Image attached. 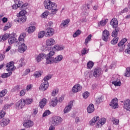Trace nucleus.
<instances>
[{"label": "nucleus", "instance_id": "nucleus-1", "mask_svg": "<svg viewBox=\"0 0 130 130\" xmlns=\"http://www.w3.org/2000/svg\"><path fill=\"white\" fill-rule=\"evenodd\" d=\"M106 122V119L105 118H102L100 119V117L97 116H94L89 121V124L90 125H95V127L96 128H99V127H101L102 125H103L104 124H105Z\"/></svg>", "mask_w": 130, "mask_h": 130}, {"label": "nucleus", "instance_id": "nucleus-2", "mask_svg": "<svg viewBox=\"0 0 130 130\" xmlns=\"http://www.w3.org/2000/svg\"><path fill=\"white\" fill-rule=\"evenodd\" d=\"M51 79V76L49 75H47L43 79V82L41 83L40 89L42 91H46L47 89H48V87L49 86V84L48 83V80Z\"/></svg>", "mask_w": 130, "mask_h": 130}, {"label": "nucleus", "instance_id": "nucleus-3", "mask_svg": "<svg viewBox=\"0 0 130 130\" xmlns=\"http://www.w3.org/2000/svg\"><path fill=\"white\" fill-rule=\"evenodd\" d=\"M61 122H62V118L60 117H53L50 121V123L55 126L59 125Z\"/></svg>", "mask_w": 130, "mask_h": 130}, {"label": "nucleus", "instance_id": "nucleus-4", "mask_svg": "<svg viewBox=\"0 0 130 130\" xmlns=\"http://www.w3.org/2000/svg\"><path fill=\"white\" fill-rule=\"evenodd\" d=\"M44 5L45 9H47V10H51L53 8L57 7L56 4L51 2L50 0H45L44 2Z\"/></svg>", "mask_w": 130, "mask_h": 130}, {"label": "nucleus", "instance_id": "nucleus-5", "mask_svg": "<svg viewBox=\"0 0 130 130\" xmlns=\"http://www.w3.org/2000/svg\"><path fill=\"white\" fill-rule=\"evenodd\" d=\"M127 41L126 38H124L118 44V46L119 47V51L122 52L125 49V43Z\"/></svg>", "mask_w": 130, "mask_h": 130}, {"label": "nucleus", "instance_id": "nucleus-6", "mask_svg": "<svg viewBox=\"0 0 130 130\" xmlns=\"http://www.w3.org/2000/svg\"><path fill=\"white\" fill-rule=\"evenodd\" d=\"M73 105H74V102L73 101H70L68 105L64 108L63 110V113L64 114H67V113H69L71 110H72V107H73Z\"/></svg>", "mask_w": 130, "mask_h": 130}, {"label": "nucleus", "instance_id": "nucleus-7", "mask_svg": "<svg viewBox=\"0 0 130 130\" xmlns=\"http://www.w3.org/2000/svg\"><path fill=\"white\" fill-rule=\"evenodd\" d=\"M110 106L113 108V109L118 108V100L116 98L113 99L110 103Z\"/></svg>", "mask_w": 130, "mask_h": 130}, {"label": "nucleus", "instance_id": "nucleus-8", "mask_svg": "<svg viewBox=\"0 0 130 130\" xmlns=\"http://www.w3.org/2000/svg\"><path fill=\"white\" fill-rule=\"evenodd\" d=\"M93 77L94 78H99V77H100L101 75H102V70L101 68H95L93 70Z\"/></svg>", "mask_w": 130, "mask_h": 130}, {"label": "nucleus", "instance_id": "nucleus-9", "mask_svg": "<svg viewBox=\"0 0 130 130\" xmlns=\"http://www.w3.org/2000/svg\"><path fill=\"white\" fill-rule=\"evenodd\" d=\"M30 25L31 26H30L27 29V32L29 34H31V33L35 32V30H36L37 23L36 22H32Z\"/></svg>", "mask_w": 130, "mask_h": 130}, {"label": "nucleus", "instance_id": "nucleus-10", "mask_svg": "<svg viewBox=\"0 0 130 130\" xmlns=\"http://www.w3.org/2000/svg\"><path fill=\"white\" fill-rule=\"evenodd\" d=\"M110 35L109 34V32L108 30L105 29L103 31L102 34V39L104 40V41H105V42H107L108 41V38H109V36Z\"/></svg>", "mask_w": 130, "mask_h": 130}, {"label": "nucleus", "instance_id": "nucleus-11", "mask_svg": "<svg viewBox=\"0 0 130 130\" xmlns=\"http://www.w3.org/2000/svg\"><path fill=\"white\" fill-rule=\"evenodd\" d=\"M10 123V119L8 118H4L2 119L0 121V125L2 127H5V126H7L8 124Z\"/></svg>", "mask_w": 130, "mask_h": 130}, {"label": "nucleus", "instance_id": "nucleus-12", "mask_svg": "<svg viewBox=\"0 0 130 130\" xmlns=\"http://www.w3.org/2000/svg\"><path fill=\"white\" fill-rule=\"evenodd\" d=\"M55 44V40L50 38L46 40V46L48 47L53 46Z\"/></svg>", "mask_w": 130, "mask_h": 130}, {"label": "nucleus", "instance_id": "nucleus-13", "mask_svg": "<svg viewBox=\"0 0 130 130\" xmlns=\"http://www.w3.org/2000/svg\"><path fill=\"white\" fill-rule=\"evenodd\" d=\"M23 126L28 128V127H32L34 125V123L31 120H28L24 121L23 122Z\"/></svg>", "mask_w": 130, "mask_h": 130}, {"label": "nucleus", "instance_id": "nucleus-14", "mask_svg": "<svg viewBox=\"0 0 130 130\" xmlns=\"http://www.w3.org/2000/svg\"><path fill=\"white\" fill-rule=\"evenodd\" d=\"M45 34L46 37H51L54 34V29L52 28H48L46 30Z\"/></svg>", "mask_w": 130, "mask_h": 130}, {"label": "nucleus", "instance_id": "nucleus-15", "mask_svg": "<svg viewBox=\"0 0 130 130\" xmlns=\"http://www.w3.org/2000/svg\"><path fill=\"white\" fill-rule=\"evenodd\" d=\"M16 106L18 109H22V108L25 106L24 99H20L18 102L16 103Z\"/></svg>", "mask_w": 130, "mask_h": 130}, {"label": "nucleus", "instance_id": "nucleus-16", "mask_svg": "<svg viewBox=\"0 0 130 130\" xmlns=\"http://www.w3.org/2000/svg\"><path fill=\"white\" fill-rule=\"evenodd\" d=\"M82 87L81 85L76 84L73 87L72 91L73 93H78V92H80L82 90Z\"/></svg>", "mask_w": 130, "mask_h": 130}, {"label": "nucleus", "instance_id": "nucleus-17", "mask_svg": "<svg viewBox=\"0 0 130 130\" xmlns=\"http://www.w3.org/2000/svg\"><path fill=\"white\" fill-rule=\"evenodd\" d=\"M123 108L126 111H130V100H126L123 102Z\"/></svg>", "mask_w": 130, "mask_h": 130}, {"label": "nucleus", "instance_id": "nucleus-18", "mask_svg": "<svg viewBox=\"0 0 130 130\" xmlns=\"http://www.w3.org/2000/svg\"><path fill=\"white\" fill-rule=\"evenodd\" d=\"M18 50L20 53L25 52V51L27 50V45L24 43L21 44V45L18 46Z\"/></svg>", "mask_w": 130, "mask_h": 130}, {"label": "nucleus", "instance_id": "nucleus-19", "mask_svg": "<svg viewBox=\"0 0 130 130\" xmlns=\"http://www.w3.org/2000/svg\"><path fill=\"white\" fill-rule=\"evenodd\" d=\"M57 102H58L57 98H54L52 99L50 101L49 104L50 106H52V107H55V106L57 105Z\"/></svg>", "mask_w": 130, "mask_h": 130}, {"label": "nucleus", "instance_id": "nucleus-20", "mask_svg": "<svg viewBox=\"0 0 130 130\" xmlns=\"http://www.w3.org/2000/svg\"><path fill=\"white\" fill-rule=\"evenodd\" d=\"M46 57V55L45 54H40L39 55L37 56L36 57V60L37 62H40L42 59H43L45 57Z\"/></svg>", "mask_w": 130, "mask_h": 130}, {"label": "nucleus", "instance_id": "nucleus-21", "mask_svg": "<svg viewBox=\"0 0 130 130\" xmlns=\"http://www.w3.org/2000/svg\"><path fill=\"white\" fill-rule=\"evenodd\" d=\"M46 56V63L47 64H52V63H54V57H49Z\"/></svg>", "mask_w": 130, "mask_h": 130}, {"label": "nucleus", "instance_id": "nucleus-22", "mask_svg": "<svg viewBox=\"0 0 130 130\" xmlns=\"http://www.w3.org/2000/svg\"><path fill=\"white\" fill-rule=\"evenodd\" d=\"M110 24L113 28H116V27H117V25H118V21L117 19L114 18L111 20Z\"/></svg>", "mask_w": 130, "mask_h": 130}, {"label": "nucleus", "instance_id": "nucleus-23", "mask_svg": "<svg viewBox=\"0 0 130 130\" xmlns=\"http://www.w3.org/2000/svg\"><path fill=\"white\" fill-rule=\"evenodd\" d=\"M62 58H63V57L62 55H57L55 58H54V63H58V62H60V61L62 60Z\"/></svg>", "mask_w": 130, "mask_h": 130}, {"label": "nucleus", "instance_id": "nucleus-24", "mask_svg": "<svg viewBox=\"0 0 130 130\" xmlns=\"http://www.w3.org/2000/svg\"><path fill=\"white\" fill-rule=\"evenodd\" d=\"M7 68L8 71H14L15 70V66H14V62H10L7 64Z\"/></svg>", "mask_w": 130, "mask_h": 130}, {"label": "nucleus", "instance_id": "nucleus-25", "mask_svg": "<svg viewBox=\"0 0 130 130\" xmlns=\"http://www.w3.org/2000/svg\"><path fill=\"white\" fill-rule=\"evenodd\" d=\"M56 51H60L64 49V46L61 45H55L53 46V48Z\"/></svg>", "mask_w": 130, "mask_h": 130}, {"label": "nucleus", "instance_id": "nucleus-26", "mask_svg": "<svg viewBox=\"0 0 130 130\" xmlns=\"http://www.w3.org/2000/svg\"><path fill=\"white\" fill-rule=\"evenodd\" d=\"M17 41V39L14 36H9L8 43L11 45Z\"/></svg>", "mask_w": 130, "mask_h": 130}, {"label": "nucleus", "instance_id": "nucleus-27", "mask_svg": "<svg viewBox=\"0 0 130 130\" xmlns=\"http://www.w3.org/2000/svg\"><path fill=\"white\" fill-rule=\"evenodd\" d=\"M46 103H47V100L45 98L43 99L39 103L40 108H43L46 105Z\"/></svg>", "mask_w": 130, "mask_h": 130}, {"label": "nucleus", "instance_id": "nucleus-28", "mask_svg": "<svg viewBox=\"0 0 130 130\" xmlns=\"http://www.w3.org/2000/svg\"><path fill=\"white\" fill-rule=\"evenodd\" d=\"M88 113H92L94 112V110H95V108H94V105L93 104H90L87 107V109Z\"/></svg>", "mask_w": 130, "mask_h": 130}, {"label": "nucleus", "instance_id": "nucleus-29", "mask_svg": "<svg viewBox=\"0 0 130 130\" xmlns=\"http://www.w3.org/2000/svg\"><path fill=\"white\" fill-rule=\"evenodd\" d=\"M112 84L113 85H114L115 87H118L121 86V82L120 81V80L117 79L116 80L113 81Z\"/></svg>", "mask_w": 130, "mask_h": 130}, {"label": "nucleus", "instance_id": "nucleus-30", "mask_svg": "<svg viewBox=\"0 0 130 130\" xmlns=\"http://www.w3.org/2000/svg\"><path fill=\"white\" fill-rule=\"evenodd\" d=\"M50 12V15H52V16H54V15H56V13H57V11H58V9H57V6H56L54 8H53L52 9H49Z\"/></svg>", "mask_w": 130, "mask_h": 130}, {"label": "nucleus", "instance_id": "nucleus-31", "mask_svg": "<svg viewBox=\"0 0 130 130\" xmlns=\"http://www.w3.org/2000/svg\"><path fill=\"white\" fill-rule=\"evenodd\" d=\"M25 37H26V35L25 34L20 35L18 38L19 42L20 43H24L25 41L24 38H25Z\"/></svg>", "mask_w": 130, "mask_h": 130}, {"label": "nucleus", "instance_id": "nucleus-32", "mask_svg": "<svg viewBox=\"0 0 130 130\" xmlns=\"http://www.w3.org/2000/svg\"><path fill=\"white\" fill-rule=\"evenodd\" d=\"M27 20V16H19L18 18V22H21V23H25Z\"/></svg>", "mask_w": 130, "mask_h": 130}, {"label": "nucleus", "instance_id": "nucleus-33", "mask_svg": "<svg viewBox=\"0 0 130 130\" xmlns=\"http://www.w3.org/2000/svg\"><path fill=\"white\" fill-rule=\"evenodd\" d=\"M69 23H70V19H66L62 21L61 26H63V27H68V26H69Z\"/></svg>", "mask_w": 130, "mask_h": 130}, {"label": "nucleus", "instance_id": "nucleus-34", "mask_svg": "<svg viewBox=\"0 0 130 130\" xmlns=\"http://www.w3.org/2000/svg\"><path fill=\"white\" fill-rule=\"evenodd\" d=\"M24 102V104H26V105H29V104H31L33 102V99H26L25 100H23Z\"/></svg>", "mask_w": 130, "mask_h": 130}, {"label": "nucleus", "instance_id": "nucleus-35", "mask_svg": "<svg viewBox=\"0 0 130 130\" xmlns=\"http://www.w3.org/2000/svg\"><path fill=\"white\" fill-rule=\"evenodd\" d=\"M93 67H94V62H93V61H89L87 62V69H89L90 70H91V69H92Z\"/></svg>", "mask_w": 130, "mask_h": 130}, {"label": "nucleus", "instance_id": "nucleus-36", "mask_svg": "<svg viewBox=\"0 0 130 130\" xmlns=\"http://www.w3.org/2000/svg\"><path fill=\"white\" fill-rule=\"evenodd\" d=\"M119 31V29H118V28H115V30H114L112 32V37H116V36H117V34Z\"/></svg>", "mask_w": 130, "mask_h": 130}, {"label": "nucleus", "instance_id": "nucleus-37", "mask_svg": "<svg viewBox=\"0 0 130 130\" xmlns=\"http://www.w3.org/2000/svg\"><path fill=\"white\" fill-rule=\"evenodd\" d=\"M45 31H40L38 33V38H43L45 36Z\"/></svg>", "mask_w": 130, "mask_h": 130}, {"label": "nucleus", "instance_id": "nucleus-38", "mask_svg": "<svg viewBox=\"0 0 130 130\" xmlns=\"http://www.w3.org/2000/svg\"><path fill=\"white\" fill-rule=\"evenodd\" d=\"M91 38H92V35H89L85 39V44L87 45L90 41H91Z\"/></svg>", "mask_w": 130, "mask_h": 130}, {"label": "nucleus", "instance_id": "nucleus-39", "mask_svg": "<svg viewBox=\"0 0 130 130\" xmlns=\"http://www.w3.org/2000/svg\"><path fill=\"white\" fill-rule=\"evenodd\" d=\"M48 15H49V12L48 11H46L41 14V17L43 18H47Z\"/></svg>", "mask_w": 130, "mask_h": 130}, {"label": "nucleus", "instance_id": "nucleus-40", "mask_svg": "<svg viewBox=\"0 0 130 130\" xmlns=\"http://www.w3.org/2000/svg\"><path fill=\"white\" fill-rule=\"evenodd\" d=\"M12 74V72H9L8 73H4L2 75V78H6L10 77Z\"/></svg>", "mask_w": 130, "mask_h": 130}, {"label": "nucleus", "instance_id": "nucleus-41", "mask_svg": "<svg viewBox=\"0 0 130 130\" xmlns=\"http://www.w3.org/2000/svg\"><path fill=\"white\" fill-rule=\"evenodd\" d=\"M107 21H108L107 19L101 21L99 23V26H105V25H106V23H107Z\"/></svg>", "mask_w": 130, "mask_h": 130}, {"label": "nucleus", "instance_id": "nucleus-42", "mask_svg": "<svg viewBox=\"0 0 130 130\" xmlns=\"http://www.w3.org/2000/svg\"><path fill=\"white\" fill-rule=\"evenodd\" d=\"M7 93H8V90L7 89H4V90H3L2 91H1L0 98H2V97H4V96H5Z\"/></svg>", "mask_w": 130, "mask_h": 130}, {"label": "nucleus", "instance_id": "nucleus-43", "mask_svg": "<svg viewBox=\"0 0 130 130\" xmlns=\"http://www.w3.org/2000/svg\"><path fill=\"white\" fill-rule=\"evenodd\" d=\"M118 42V37H115L111 41V44L115 45V44H116V43H117Z\"/></svg>", "mask_w": 130, "mask_h": 130}, {"label": "nucleus", "instance_id": "nucleus-44", "mask_svg": "<svg viewBox=\"0 0 130 130\" xmlns=\"http://www.w3.org/2000/svg\"><path fill=\"white\" fill-rule=\"evenodd\" d=\"M12 27V25L11 24V23L8 22L7 24L5 26L4 28V31H7L8 29H10Z\"/></svg>", "mask_w": 130, "mask_h": 130}, {"label": "nucleus", "instance_id": "nucleus-45", "mask_svg": "<svg viewBox=\"0 0 130 130\" xmlns=\"http://www.w3.org/2000/svg\"><path fill=\"white\" fill-rule=\"evenodd\" d=\"M81 34V30L80 29L77 30L73 35V38H76L77 36H79Z\"/></svg>", "mask_w": 130, "mask_h": 130}, {"label": "nucleus", "instance_id": "nucleus-46", "mask_svg": "<svg viewBox=\"0 0 130 130\" xmlns=\"http://www.w3.org/2000/svg\"><path fill=\"white\" fill-rule=\"evenodd\" d=\"M2 37L3 41H5V40H7V39L10 37V35L8 34H5Z\"/></svg>", "mask_w": 130, "mask_h": 130}, {"label": "nucleus", "instance_id": "nucleus-47", "mask_svg": "<svg viewBox=\"0 0 130 130\" xmlns=\"http://www.w3.org/2000/svg\"><path fill=\"white\" fill-rule=\"evenodd\" d=\"M54 54H55V52L52 50V51H50L48 54L46 55V56H49L50 57H52V56H53Z\"/></svg>", "mask_w": 130, "mask_h": 130}, {"label": "nucleus", "instance_id": "nucleus-48", "mask_svg": "<svg viewBox=\"0 0 130 130\" xmlns=\"http://www.w3.org/2000/svg\"><path fill=\"white\" fill-rule=\"evenodd\" d=\"M90 95V93H89V92L88 91H85L83 93V98L84 99H87V98H88V97H89V95Z\"/></svg>", "mask_w": 130, "mask_h": 130}, {"label": "nucleus", "instance_id": "nucleus-49", "mask_svg": "<svg viewBox=\"0 0 130 130\" xmlns=\"http://www.w3.org/2000/svg\"><path fill=\"white\" fill-rule=\"evenodd\" d=\"M125 77H130V67H128L126 69Z\"/></svg>", "mask_w": 130, "mask_h": 130}, {"label": "nucleus", "instance_id": "nucleus-50", "mask_svg": "<svg viewBox=\"0 0 130 130\" xmlns=\"http://www.w3.org/2000/svg\"><path fill=\"white\" fill-rule=\"evenodd\" d=\"M26 13H27V12L26 11V10H21L19 13V17H22L23 16H26L25 15H26Z\"/></svg>", "mask_w": 130, "mask_h": 130}, {"label": "nucleus", "instance_id": "nucleus-51", "mask_svg": "<svg viewBox=\"0 0 130 130\" xmlns=\"http://www.w3.org/2000/svg\"><path fill=\"white\" fill-rule=\"evenodd\" d=\"M49 114H50V111L46 110L43 114V117H45V116H48V115H49Z\"/></svg>", "mask_w": 130, "mask_h": 130}, {"label": "nucleus", "instance_id": "nucleus-52", "mask_svg": "<svg viewBox=\"0 0 130 130\" xmlns=\"http://www.w3.org/2000/svg\"><path fill=\"white\" fill-rule=\"evenodd\" d=\"M27 90H26V89H22L20 91V93H19V95L22 97L23 96H24L25 95V94H26V92Z\"/></svg>", "mask_w": 130, "mask_h": 130}, {"label": "nucleus", "instance_id": "nucleus-53", "mask_svg": "<svg viewBox=\"0 0 130 130\" xmlns=\"http://www.w3.org/2000/svg\"><path fill=\"white\" fill-rule=\"evenodd\" d=\"M58 93V89H54L52 92V96H55Z\"/></svg>", "mask_w": 130, "mask_h": 130}, {"label": "nucleus", "instance_id": "nucleus-54", "mask_svg": "<svg viewBox=\"0 0 130 130\" xmlns=\"http://www.w3.org/2000/svg\"><path fill=\"white\" fill-rule=\"evenodd\" d=\"M125 52L128 53V54H130V43L127 44V48L125 50Z\"/></svg>", "mask_w": 130, "mask_h": 130}, {"label": "nucleus", "instance_id": "nucleus-55", "mask_svg": "<svg viewBox=\"0 0 130 130\" xmlns=\"http://www.w3.org/2000/svg\"><path fill=\"white\" fill-rule=\"evenodd\" d=\"M33 88V85L32 84H28L26 86V91H30Z\"/></svg>", "mask_w": 130, "mask_h": 130}, {"label": "nucleus", "instance_id": "nucleus-56", "mask_svg": "<svg viewBox=\"0 0 130 130\" xmlns=\"http://www.w3.org/2000/svg\"><path fill=\"white\" fill-rule=\"evenodd\" d=\"M5 114H6V112H5L4 110H1L0 111V119H1V118H3V117L5 116Z\"/></svg>", "mask_w": 130, "mask_h": 130}, {"label": "nucleus", "instance_id": "nucleus-57", "mask_svg": "<svg viewBox=\"0 0 130 130\" xmlns=\"http://www.w3.org/2000/svg\"><path fill=\"white\" fill-rule=\"evenodd\" d=\"M34 76L36 77V78H39V77L41 76V73H40L39 71H36L35 73Z\"/></svg>", "mask_w": 130, "mask_h": 130}, {"label": "nucleus", "instance_id": "nucleus-58", "mask_svg": "<svg viewBox=\"0 0 130 130\" xmlns=\"http://www.w3.org/2000/svg\"><path fill=\"white\" fill-rule=\"evenodd\" d=\"M17 4L18 3L17 6L18 8H22V6H23V2L22 1H20V0H18L17 2H15Z\"/></svg>", "mask_w": 130, "mask_h": 130}, {"label": "nucleus", "instance_id": "nucleus-59", "mask_svg": "<svg viewBox=\"0 0 130 130\" xmlns=\"http://www.w3.org/2000/svg\"><path fill=\"white\" fill-rule=\"evenodd\" d=\"M20 62H21L20 66V67H23L25 66V62L24 61V58H21L20 60Z\"/></svg>", "mask_w": 130, "mask_h": 130}, {"label": "nucleus", "instance_id": "nucleus-60", "mask_svg": "<svg viewBox=\"0 0 130 130\" xmlns=\"http://www.w3.org/2000/svg\"><path fill=\"white\" fill-rule=\"evenodd\" d=\"M127 11H128V9H127V8H125L123 10L121 11V12H120V15H122V14H124V13H126Z\"/></svg>", "mask_w": 130, "mask_h": 130}, {"label": "nucleus", "instance_id": "nucleus-61", "mask_svg": "<svg viewBox=\"0 0 130 130\" xmlns=\"http://www.w3.org/2000/svg\"><path fill=\"white\" fill-rule=\"evenodd\" d=\"M96 102L97 104H99L100 103H101V102H102V98H96Z\"/></svg>", "mask_w": 130, "mask_h": 130}, {"label": "nucleus", "instance_id": "nucleus-62", "mask_svg": "<svg viewBox=\"0 0 130 130\" xmlns=\"http://www.w3.org/2000/svg\"><path fill=\"white\" fill-rule=\"evenodd\" d=\"M88 75L89 78H92V77L94 76L93 71H90L88 72Z\"/></svg>", "mask_w": 130, "mask_h": 130}, {"label": "nucleus", "instance_id": "nucleus-63", "mask_svg": "<svg viewBox=\"0 0 130 130\" xmlns=\"http://www.w3.org/2000/svg\"><path fill=\"white\" fill-rule=\"evenodd\" d=\"M29 73H30V69H27L25 71L23 75H24V76H27V75H28V74H29Z\"/></svg>", "mask_w": 130, "mask_h": 130}, {"label": "nucleus", "instance_id": "nucleus-64", "mask_svg": "<svg viewBox=\"0 0 130 130\" xmlns=\"http://www.w3.org/2000/svg\"><path fill=\"white\" fill-rule=\"evenodd\" d=\"M119 121L118 119H115L113 120V123L115 125H117L118 123H119Z\"/></svg>", "mask_w": 130, "mask_h": 130}]
</instances>
